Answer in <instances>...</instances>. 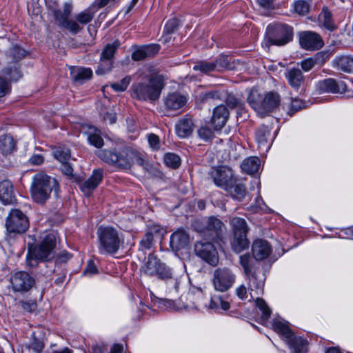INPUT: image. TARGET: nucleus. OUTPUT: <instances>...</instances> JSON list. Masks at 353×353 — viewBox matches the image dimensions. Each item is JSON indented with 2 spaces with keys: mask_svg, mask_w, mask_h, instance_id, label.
I'll list each match as a JSON object with an SVG mask.
<instances>
[{
  "mask_svg": "<svg viewBox=\"0 0 353 353\" xmlns=\"http://www.w3.org/2000/svg\"><path fill=\"white\" fill-rule=\"evenodd\" d=\"M53 155L61 163H63L70 159V151L67 148L58 147L54 150Z\"/></svg>",
  "mask_w": 353,
  "mask_h": 353,
  "instance_id": "nucleus-47",
  "label": "nucleus"
},
{
  "mask_svg": "<svg viewBox=\"0 0 353 353\" xmlns=\"http://www.w3.org/2000/svg\"><path fill=\"white\" fill-rule=\"evenodd\" d=\"M19 304L21 307L26 312H32L36 310L37 307V303L33 301H21Z\"/></svg>",
  "mask_w": 353,
  "mask_h": 353,
  "instance_id": "nucleus-63",
  "label": "nucleus"
},
{
  "mask_svg": "<svg viewBox=\"0 0 353 353\" xmlns=\"http://www.w3.org/2000/svg\"><path fill=\"white\" fill-rule=\"evenodd\" d=\"M26 54V51L19 46H14L10 50V54L15 61L22 59Z\"/></svg>",
  "mask_w": 353,
  "mask_h": 353,
  "instance_id": "nucleus-62",
  "label": "nucleus"
},
{
  "mask_svg": "<svg viewBox=\"0 0 353 353\" xmlns=\"http://www.w3.org/2000/svg\"><path fill=\"white\" fill-rule=\"evenodd\" d=\"M294 8L299 14L305 15L309 12L310 6L305 1L299 0L294 3Z\"/></svg>",
  "mask_w": 353,
  "mask_h": 353,
  "instance_id": "nucleus-58",
  "label": "nucleus"
},
{
  "mask_svg": "<svg viewBox=\"0 0 353 353\" xmlns=\"http://www.w3.org/2000/svg\"><path fill=\"white\" fill-rule=\"evenodd\" d=\"M236 279L233 269L226 266L219 267L213 272L212 283L215 290L225 292L234 285Z\"/></svg>",
  "mask_w": 353,
  "mask_h": 353,
  "instance_id": "nucleus-9",
  "label": "nucleus"
},
{
  "mask_svg": "<svg viewBox=\"0 0 353 353\" xmlns=\"http://www.w3.org/2000/svg\"><path fill=\"white\" fill-rule=\"evenodd\" d=\"M193 123L191 119H181L176 125V132L179 137L185 138L189 137L193 130Z\"/></svg>",
  "mask_w": 353,
  "mask_h": 353,
  "instance_id": "nucleus-32",
  "label": "nucleus"
},
{
  "mask_svg": "<svg viewBox=\"0 0 353 353\" xmlns=\"http://www.w3.org/2000/svg\"><path fill=\"white\" fill-rule=\"evenodd\" d=\"M17 150L16 141L10 134L0 137V150L3 155L12 154Z\"/></svg>",
  "mask_w": 353,
  "mask_h": 353,
  "instance_id": "nucleus-31",
  "label": "nucleus"
},
{
  "mask_svg": "<svg viewBox=\"0 0 353 353\" xmlns=\"http://www.w3.org/2000/svg\"><path fill=\"white\" fill-rule=\"evenodd\" d=\"M164 162L168 166L176 169L181 164V159L174 153H166L164 156Z\"/></svg>",
  "mask_w": 353,
  "mask_h": 353,
  "instance_id": "nucleus-50",
  "label": "nucleus"
},
{
  "mask_svg": "<svg viewBox=\"0 0 353 353\" xmlns=\"http://www.w3.org/2000/svg\"><path fill=\"white\" fill-rule=\"evenodd\" d=\"M239 262L243 269L245 274L251 273L252 270L254 268L251 263V257L249 254H244L240 256Z\"/></svg>",
  "mask_w": 353,
  "mask_h": 353,
  "instance_id": "nucleus-51",
  "label": "nucleus"
},
{
  "mask_svg": "<svg viewBox=\"0 0 353 353\" xmlns=\"http://www.w3.org/2000/svg\"><path fill=\"white\" fill-rule=\"evenodd\" d=\"M113 62L114 61L112 60L105 58L103 59L101 57H100L98 68L96 70L97 74L102 75L107 72H109L112 68Z\"/></svg>",
  "mask_w": 353,
  "mask_h": 353,
  "instance_id": "nucleus-46",
  "label": "nucleus"
},
{
  "mask_svg": "<svg viewBox=\"0 0 353 353\" xmlns=\"http://www.w3.org/2000/svg\"><path fill=\"white\" fill-rule=\"evenodd\" d=\"M208 308L219 312L221 309L228 310L230 308V303L219 295H213L210 298Z\"/></svg>",
  "mask_w": 353,
  "mask_h": 353,
  "instance_id": "nucleus-38",
  "label": "nucleus"
},
{
  "mask_svg": "<svg viewBox=\"0 0 353 353\" xmlns=\"http://www.w3.org/2000/svg\"><path fill=\"white\" fill-rule=\"evenodd\" d=\"M270 129L268 126L261 125L256 132V139L259 145V147H263L266 149L270 148L268 144V139L270 136Z\"/></svg>",
  "mask_w": 353,
  "mask_h": 353,
  "instance_id": "nucleus-35",
  "label": "nucleus"
},
{
  "mask_svg": "<svg viewBox=\"0 0 353 353\" xmlns=\"http://www.w3.org/2000/svg\"><path fill=\"white\" fill-rule=\"evenodd\" d=\"M252 252L256 261H262L268 258L272 252L270 243L263 239H257L253 242Z\"/></svg>",
  "mask_w": 353,
  "mask_h": 353,
  "instance_id": "nucleus-22",
  "label": "nucleus"
},
{
  "mask_svg": "<svg viewBox=\"0 0 353 353\" xmlns=\"http://www.w3.org/2000/svg\"><path fill=\"white\" fill-rule=\"evenodd\" d=\"M163 229L159 225H152L148 228L144 236L139 243V250H148L152 248L154 242V236L160 234Z\"/></svg>",
  "mask_w": 353,
  "mask_h": 353,
  "instance_id": "nucleus-23",
  "label": "nucleus"
},
{
  "mask_svg": "<svg viewBox=\"0 0 353 353\" xmlns=\"http://www.w3.org/2000/svg\"><path fill=\"white\" fill-rule=\"evenodd\" d=\"M120 46L121 43L118 39H116L111 43H108L104 47L100 57L114 61V54Z\"/></svg>",
  "mask_w": 353,
  "mask_h": 353,
  "instance_id": "nucleus-39",
  "label": "nucleus"
},
{
  "mask_svg": "<svg viewBox=\"0 0 353 353\" xmlns=\"http://www.w3.org/2000/svg\"><path fill=\"white\" fill-rule=\"evenodd\" d=\"M90 132L88 137L89 143L95 146L96 148H100L103 145V140L100 135V132L94 127L90 128Z\"/></svg>",
  "mask_w": 353,
  "mask_h": 353,
  "instance_id": "nucleus-44",
  "label": "nucleus"
},
{
  "mask_svg": "<svg viewBox=\"0 0 353 353\" xmlns=\"http://www.w3.org/2000/svg\"><path fill=\"white\" fill-rule=\"evenodd\" d=\"M261 165L260 159L256 157H251L243 160L241 169L248 174H253L258 172Z\"/></svg>",
  "mask_w": 353,
  "mask_h": 353,
  "instance_id": "nucleus-33",
  "label": "nucleus"
},
{
  "mask_svg": "<svg viewBox=\"0 0 353 353\" xmlns=\"http://www.w3.org/2000/svg\"><path fill=\"white\" fill-rule=\"evenodd\" d=\"M230 112L224 105H217L213 110L211 122L215 130H221L226 123Z\"/></svg>",
  "mask_w": 353,
  "mask_h": 353,
  "instance_id": "nucleus-19",
  "label": "nucleus"
},
{
  "mask_svg": "<svg viewBox=\"0 0 353 353\" xmlns=\"http://www.w3.org/2000/svg\"><path fill=\"white\" fill-rule=\"evenodd\" d=\"M61 26L68 30L73 34L79 32L82 29L77 20L68 19Z\"/></svg>",
  "mask_w": 353,
  "mask_h": 353,
  "instance_id": "nucleus-56",
  "label": "nucleus"
},
{
  "mask_svg": "<svg viewBox=\"0 0 353 353\" xmlns=\"http://www.w3.org/2000/svg\"><path fill=\"white\" fill-rule=\"evenodd\" d=\"M195 254L212 266L219 263L218 252L211 242L200 241L194 244Z\"/></svg>",
  "mask_w": 353,
  "mask_h": 353,
  "instance_id": "nucleus-12",
  "label": "nucleus"
},
{
  "mask_svg": "<svg viewBox=\"0 0 353 353\" xmlns=\"http://www.w3.org/2000/svg\"><path fill=\"white\" fill-rule=\"evenodd\" d=\"M150 297L154 303L157 304L158 307L160 308L179 310V308L175 307V303L172 299L159 298L152 292L150 293Z\"/></svg>",
  "mask_w": 353,
  "mask_h": 353,
  "instance_id": "nucleus-42",
  "label": "nucleus"
},
{
  "mask_svg": "<svg viewBox=\"0 0 353 353\" xmlns=\"http://www.w3.org/2000/svg\"><path fill=\"white\" fill-rule=\"evenodd\" d=\"M163 86V77L152 74L147 81L132 84V97L139 101H155L159 98Z\"/></svg>",
  "mask_w": 353,
  "mask_h": 353,
  "instance_id": "nucleus-3",
  "label": "nucleus"
},
{
  "mask_svg": "<svg viewBox=\"0 0 353 353\" xmlns=\"http://www.w3.org/2000/svg\"><path fill=\"white\" fill-rule=\"evenodd\" d=\"M334 63L338 69L345 72H353V58L349 56H341L334 59Z\"/></svg>",
  "mask_w": 353,
  "mask_h": 353,
  "instance_id": "nucleus-37",
  "label": "nucleus"
},
{
  "mask_svg": "<svg viewBox=\"0 0 353 353\" xmlns=\"http://www.w3.org/2000/svg\"><path fill=\"white\" fill-rule=\"evenodd\" d=\"M70 70L72 80L77 84H82L92 77V71L89 68L72 66Z\"/></svg>",
  "mask_w": 353,
  "mask_h": 353,
  "instance_id": "nucleus-27",
  "label": "nucleus"
},
{
  "mask_svg": "<svg viewBox=\"0 0 353 353\" xmlns=\"http://www.w3.org/2000/svg\"><path fill=\"white\" fill-rule=\"evenodd\" d=\"M59 183L55 178L46 174L39 173L32 178L30 193L32 199L39 204H44L54 191L57 196Z\"/></svg>",
  "mask_w": 353,
  "mask_h": 353,
  "instance_id": "nucleus-2",
  "label": "nucleus"
},
{
  "mask_svg": "<svg viewBox=\"0 0 353 353\" xmlns=\"http://www.w3.org/2000/svg\"><path fill=\"white\" fill-rule=\"evenodd\" d=\"M273 327L276 331L281 333L285 339L292 336V330L288 325L281 321H274Z\"/></svg>",
  "mask_w": 353,
  "mask_h": 353,
  "instance_id": "nucleus-55",
  "label": "nucleus"
},
{
  "mask_svg": "<svg viewBox=\"0 0 353 353\" xmlns=\"http://www.w3.org/2000/svg\"><path fill=\"white\" fill-rule=\"evenodd\" d=\"M94 17V13L89 9L79 13L76 15L75 19L81 24L85 25L90 22Z\"/></svg>",
  "mask_w": 353,
  "mask_h": 353,
  "instance_id": "nucleus-54",
  "label": "nucleus"
},
{
  "mask_svg": "<svg viewBox=\"0 0 353 353\" xmlns=\"http://www.w3.org/2000/svg\"><path fill=\"white\" fill-rule=\"evenodd\" d=\"M281 102V98L277 92H270L267 93L262 101L261 115L264 116L268 112L276 108Z\"/></svg>",
  "mask_w": 353,
  "mask_h": 353,
  "instance_id": "nucleus-25",
  "label": "nucleus"
},
{
  "mask_svg": "<svg viewBox=\"0 0 353 353\" xmlns=\"http://www.w3.org/2000/svg\"><path fill=\"white\" fill-rule=\"evenodd\" d=\"M198 136L205 141L211 140L214 137L213 130L208 126H201L197 130Z\"/></svg>",
  "mask_w": 353,
  "mask_h": 353,
  "instance_id": "nucleus-59",
  "label": "nucleus"
},
{
  "mask_svg": "<svg viewBox=\"0 0 353 353\" xmlns=\"http://www.w3.org/2000/svg\"><path fill=\"white\" fill-rule=\"evenodd\" d=\"M148 141L152 150H157L160 148V139L157 135L152 133L148 134Z\"/></svg>",
  "mask_w": 353,
  "mask_h": 353,
  "instance_id": "nucleus-64",
  "label": "nucleus"
},
{
  "mask_svg": "<svg viewBox=\"0 0 353 353\" xmlns=\"http://www.w3.org/2000/svg\"><path fill=\"white\" fill-rule=\"evenodd\" d=\"M214 63L218 72H221L224 70H231L234 67L230 59L227 55H220L214 61Z\"/></svg>",
  "mask_w": 353,
  "mask_h": 353,
  "instance_id": "nucleus-40",
  "label": "nucleus"
},
{
  "mask_svg": "<svg viewBox=\"0 0 353 353\" xmlns=\"http://www.w3.org/2000/svg\"><path fill=\"white\" fill-rule=\"evenodd\" d=\"M12 289L15 292H26L35 285V279L28 272L19 271L10 276Z\"/></svg>",
  "mask_w": 353,
  "mask_h": 353,
  "instance_id": "nucleus-13",
  "label": "nucleus"
},
{
  "mask_svg": "<svg viewBox=\"0 0 353 353\" xmlns=\"http://www.w3.org/2000/svg\"><path fill=\"white\" fill-rule=\"evenodd\" d=\"M234 235L232 242V250L239 253L249 246V241L247 238L248 228L245 220L243 218L234 216L230 218L229 221Z\"/></svg>",
  "mask_w": 353,
  "mask_h": 353,
  "instance_id": "nucleus-7",
  "label": "nucleus"
},
{
  "mask_svg": "<svg viewBox=\"0 0 353 353\" xmlns=\"http://www.w3.org/2000/svg\"><path fill=\"white\" fill-rule=\"evenodd\" d=\"M3 73L11 81H17L22 76L21 72L19 70V68L16 65L9 66L4 68Z\"/></svg>",
  "mask_w": 353,
  "mask_h": 353,
  "instance_id": "nucleus-52",
  "label": "nucleus"
},
{
  "mask_svg": "<svg viewBox=\"0 0 353 353\" xmlns=\"http://www.w3.org/2000/svg\"><path fill=\"white\" fill-rule=\"evenodd\" d=\"M141 271L147 276L169 281L173 285L174 291L178 292L179 282L176 279L173 278L171 268L159 259L154 253H150L148 256L141 268Z\"/></svg>",
  "mask_w": 353,
  "mask_h": 353,
  "instance_id": "nucleus-4",
  "label": "nucleus"
},
{
  "mask_svg": "<svg viewBox=\"0 0 353 353\" xmlns=\"http://www.w3.org/2000/svg\"><path fill=\"white\" fill-rule=\"evenodd\" d=\"M0 201L5 205L13 203L16 201L13 185L8 180L0 182Z\"/></svg>",
  "mask_w": 353,
  "mask_h": 353,
  "instance_id": "nucleus-26",
  "label": "nucleus"
},
{
  "mask_svg": "<svg viewBox=\"0 0 353 353\" xmlns=\"http://www.w3.org/2000/svg\"><path fill=\"white\" fill-rule=\"evenodd\" d=\"M103 171L102 169H95L93 170L91 176L85 181L79 184L81 190L87 196L92 194L94 190H95L99 183L101 182L103 177Z\"/></svg>",
  "mask_w": 353,
  "mask_h": 353,
  "instance_id": "nucleus-16",
  "label": "nucleus"
},
{
  "mask_svg": "<svg viewBox=\"0 0 353 353\" xmlns=\"http://www.w3.org/2000/svg\"><path fill=\"white\" fill-rule=\"evenodd\" d=\"M160 50L158 44H150L141 46L137 48L132 54V59L134 61H141L148 57H154Z\"/></svg>",
  "mask_w": 353,
  "mask_h": 353,
  "instance_id": "nucleus-24",
  "label": "nucleus"
},
{
  "mask_svg": "<svg viewBox=\"0 0 353 353\" xmlns=\"http://www.w3.org/2000/svg\"><path fill=\"white\" fill-rule=\"evenodd\" d=\"M131 81V77L126 76L119 82L113 83L111 84V88L117 92L125 91Z\"/></svg>",
  "mask_w": 353,
  "mask_h": 353,
  "instance_id": "nucleus-57",
  "label": "nucleus"
},
{
  "mask_svg": "<svg viewBox=\"0 0 353 353\" xmlns=\"http://www.w3.org/2000/svg\"><path fill=\"white\" fill-rule=\"evenodd\" d=\"M210 175L214 184L224 190L232 184L235 179L232 170L224 165L214 168Z\"/></svg>",
  "mask_w": 353,
  "mask_h": 353,
  "instance_id": "nucleus-14",
  "label": "nucleus"
},
{
  "mask_svg": "<svg viewBox=\"0 0 353 353\" xmlns=\"http://www.w3.org/2000/svg\"><path fill=\"white\" fill-rule=\"evenodd\" d=\"M226 96V91L224 90H214L208 92H201L199 99L203 103L223 100Z\"/></svg>",
  "mask_w": 353,
  "mask_h": 353,
  "instance_id": "nucleus-34",
  "label": "nucleus"
},
{
  "mask_svg": "<svg viewBox=\"0 0 353 353\" xmlns=\"http://www.w3.org/2000/svg\"><path fill=\"white\" fill-rule=\"evenodd\" d=\"M285 77L290 85L296 90H298L305 81L302 72L299 68H292L288 69L285 72Z\"/></svg>",
  "mask_w": 353,
  "mask_h": 353,
  "instance_id": "nucleus-28",
  "label": "nucleus"
},
{
  "mask_svg": "<svg viewBox=\"0 0 353 353\" xmlns=\"http://www.w3.org/2000/svg\"><path fill=\"white\" fill-rule=\"evenodd\" d=\"M196 231L204 238L217 243H224L226 234L225 224L215 216H210L203 227Z\"/></svg>",
  "mask_w": 353,
  "mask_h": 353,
  "instance_id": "nucleus-6",
  "label": "nucleus"
},
{
  "mask_svg": "<svg viewBox=\"0 0 353 353\" xmlns=\"http://www.w3.org/2000/svg\"><path fill=\"white\" fill-rule=\"evenodd\" d=\"M6 228L9 233L22 234L29 228V221L22 211L12 209L6 220Z\"/></svg>",
  "mask_w": 353,
  "mask_h": 353,
  "instance_id": "nucleus-11",
  "label": "nucleus"
},
{
  "mask_svg": "<svg viewBox=\"0 0 353 353\" xmlns=\"http://www.w3.org/2000/svg\"><path fill=\"white\" fill-rule=\"evenodd\" d=\"M262 97L256 92H252L248 97L250 105L260 114L262 110Z\"/></svg>",
  "mask_w": 353,
  "mask_h": 353,
  "instance_id": "nucleus-43",
  "label": "nucleus"
},
{
  "mask_svg": "<svg viewBox=\"0 0 353 353\" xmlns=\"http://www.w3.org/2000/svg\"><path fill=\"white\" fill-rule=\"evenodd\" d=\"M319 20L323 23V26L329 30L333 31L336 28L332 21V14L327 8L323 9L319 14Z\"/></svg>",
  "mask_w": 353,
  "mask_h": 353,
  "instance_id": "nucleus-41",
  "label": "nucleus"
},
{
  "mask_svg": "<svg viewBox=\"0 0 353 353\" xmlns=\"http://www.w3.org/2000/svg\"><path fill=\"white\" fill-rule=\"evenodd\" d=\"M232 184L228 185L225 190H226L233 199L238 201H242L247 195V190L245 185L239 183L235 178Z\"/></svg>",
  "mask_w": 353,
  "mask_h": 353,
  "instance_id": "nucleus-29",
  "label": "nucleus"
},
{
  "mask_svg": "<svg viewBox=\"0 0 353 353\" xmlns=\"http://www.w3.org/2000/svg\"><path fill=\"white\" fill-rule=\"evenodd\" d=\"M164 106L168 112L176 111L183 108L186 98L177 92L168 94L163 99Z\"/></svg>",
  "mask_w": 353,
  "mask_h": 353,
  "instance_id": "nucleus-21",
  "label": "nucleus"
},
{
  "mask_svg": "<svg viewBox=\"0 0 353 353\" xmlns=\"http://www.w3.org/2000/svg\"><path fill=\"white\" fill-rule=\"evenodd\" d=\"M347 87L343 81H336L332 78L320 81L317 84V89L321 92L343 93L347 90Z\"/></svg>",
  "mask_w": 353,
  "mask_h": 353,
  "instance_id": "nucleus-15",
  "label": "nucleus"
},
{
  "mask_svg": "<svg viewBox=\"0 0 353 353\" xmlns=\"http://www.w3.org/2000/svg\"><path fill=\"white\" fill-rule=\"evenodd\" d=\"M179 21L176 18L169 19L165 25L164 32L172 34L176 31L179 27Z\"/></svg>",
  "mask_w": 353,
  "mask_h": 353,
  "instance_id": "nucleus-60",
  "label": "nucleus"
},
{
  "mask_svg": "<svg viewBox=\"0 0 353 353\" xmlns=\"http://www.w3.org/2000/svg\"><path fill=\"white\" fill-rule=\"evenodd\" d=\"M255 304L262 312L261 320L267 321L270 317L272 312L265 301L263 299L257 298L255 300Z\"/></svg>",
  "mask_w": 353,
  "mask_h": 353,
  "instance_id": "nucleus-48",
  "label": "nucleus"
},
{
  "mask_svg": "<svg viewBox=\"0 0 353 353\" xmlns=\"http://www.w3.org/2000/svg\"><path fill=\"white\" fill-rule=\"evenodd\" d=\"M266 37L270 44L283 46L292 40L293 29L284 23L270 24L267 27Z\"/></svg>",
  "mask_w": 353,
  "mask_h": 353,
  "instance_id": "nucleus-8",
  "label": "nucleus"
},
{
  "mask_svg": "<svg viewBox=\"0 0 353 353\" xmlns=\"http://www.w3.org/2000/svg\"><path fill=\"white\" fill-rule=\"evenodd\" d=\"M28 348L32 349L36 353H41L44 348V343L41 340L37 339L33 335L32 341L28 345Z\"/></svg>",
  "mask_w": 353,
  "mask_h": 353,
  "instance_id": "nucleus-61",
  "label": "nucleus"
},
{
  "mask_svg": "<svg viewBox=\"0 0 353 353\" xmlns=\"http://www.w3.org/2000/svg\"><path fill=\"white\" fill-rule=\"evenodd\" d=\"M305 106V102L302 100L294 98L292 99L288 108V114L292 116L296 112L301 110Z\"/></svg>",
  "mask_w": 353,
  "mask_h": 353,
  "instance_id": "nucleus-53",
  "label": "nucleus"
},
{
  "mask_svg": "<svg viewBox=\"0 0 353 353\" xmlns=\"http://www.w3.org/2000/svg\"><path fill=\"white\" fill-rule=\"evenodd\" d=\"M131 150L125 149L119 152L110 150H99L97 156L107 163L112 164L121 170L131 168V158L129 157Z\"/></svg>",
  "mask_w": 353,
  "mask_h": 353,
  "instance_id": "nucleus-10",
  "label": "nucleus"
},
{
  "mask_svg": "<svg viewBox=\"0 0 353 353\" xmlns=\"http://www.w3.org/2000/svg\"><path fill=\"white\" fill-rule=\"evenodd\" d=\"M193 70L200 71L204 74H209L212 72L216 71L214 61L208 62L206 61L196 62L193 66Z\"/></svg>",
  "mask_w": 353,
  "mask_h": 353,
  "instance_id": "nucleus-45",
  "label": "nucleus"
},
{
  "mask_svg": "<svg viewBox=\"0 0 353 353\" xmlns=\"http://www.w3.org/2000/svg\"><path fill=\"white\" fill-rule=\"evenodd\" d=\"M300 45L305 50H315L323 46V41L321 37L312 32H303L300 36Z\"/></svg>",
  "mask_w": 353,
  "mask_h": 353,
  "instance_id": "nucleus-18",
  "label": "nucleus"
},
{
  "mask_svg": "<svg viewBox=\"0 0 353 353\" xmlns=\"http://www.w3.org/2000/svg\"><path fill=\"white\" fill-rule=\"evenodd\" d=\"M190 235L183 229H179L170 236V245L173 251L178 252L188 248Z\"/></svg>",
  "mask_w": 353,
  "mask_h": 353,
  "instance_id": "nucleus-17",
  "label": "nucleus"
},
{
  "mask_svg": "<svg viewBox=\"0 0 353 353\" xmlns=\"http://www.w3.org/2000/svg\"><path fill=\"white\" fill-rule=\"evenodd\" d=\"M288 343L294 348L296 353H302L305 351L307 341L302 337L296 336L293 332L292 336L286 339Z\"/></svg>",
  "mask_w": 353,
  "mask_h": 353,
  "instance_id": "nucleus-36",
  "label": "nucleus"
},
{
  "mask_svg": "<svg viewBox=\"0 0 353 353\" xmlns=\"http://www.w3.org/2000/svg\"><path fill=\"white\" fill-rule=\"evenodd\" d=\"M57 236L54 233L46 234L41 241L29 250L26 265L30 268L39 266V261L48 262L54 259L57 248Z\"/></svg>",
  "mask_w": 353,
  "mask_h": 353,
  "instance_id": "nucleus-1",
  "label": "nucleus"
},
{
  "mask_svg": "<svg viewBox=\"0 0 353 353\" xmlns=\"http://www.w3.org/2000/svg\"><path fill=\"white\" fill-rule=\"evenodd\" d=\"M97 234L99 242V252L101 254L117 253L123 242L118 231L112 227L100 226Z\"/></svg>",
  "mask_w": 353,
  "mask_h": 353,
  "instance_id": "nucleus-5",
  "label": "nucleus"
},
{
  "mask_svg": "<svg viewBox=\"0 0 353 353\" xmlns=\"http://www.w3.org/2000/svg\"><path fill=\"white\" fill-rule=\"evenodd\" d=\"M248 279L250 290H252L253 286L256 289L262 288L265 282V276L259 268H253L249 274H245Z\"/></svg>",
  "mask_w": 353,
  "mask_h": 353,
  "instance_id": "nucleus-30",
  "label": "nucleus"
},
{
  "mask_svg": "<svg viewBox=\"0 0 353 353\" xmlns=\"http://www.w3.org/2000/svg\"><path fill=\"white\" fill-rule=\"evenodd\" d=\"M224 99L225 101L226 104L230 108H237L239 110H243V103L239 99L236 98L234 94H228L226 92V96L225 97Z\"/></svg>",
  "mask_w": 353,
  "mask_h": 353,
  "instance_id": "nucleus-49",
  "label": "nucleus"
},
{
  "mask_svg": "<svg viewBox=\"0 0 353 353\" xmlns=\"http://www.w3.org/2000/svg\"><path fill=\"white\" fill-rule=\"evenodd\" d=\"M329 59V54L325 52H319L315 54L313 57L303 59L300 63L303 70L308 72L315 66L321 67Z\"/></svg>",
  "mask_w": 353,
  "mask_h": 353,
  "instance_id": "nucleus-20",
  "label": "nucleus"
}]
</instances>
